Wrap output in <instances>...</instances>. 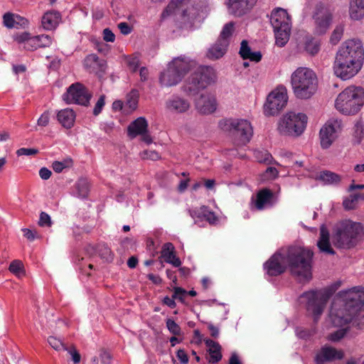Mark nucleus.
Here are the masks:
<instances>
[{
  "label": "nucleus",
  "mask_w": 364,
  "mask_h": 364,
  "mask_svg": "<svg viewBox=\"0 0 364 364\" xmlns=\"http://www.w3.org/2000/svg\"><path fill=\"white\" fill-rule=\"evenodd\" d=\"M195 62L186 56H180L173 59L167 68L160 75L159 82L161 86L171 87L178 85L189 70L194 67Z\"/></svg>",
  "instance_id": "7"
},
{
  "label": "nucleus",
  "mask_w": 364,
  "mask_h": 364,
  "mask_svg": "<svg viewBox=\"0 0 364 364\" xmlns=\"http://www.w3.org/2000/svg\"><path fill=\"white\" fill-rule=\"evenodd\" d=\"M187 294V291L181 287H175L173 289V299L183 301L185 296Z\"/></svg>",
  "instance_id": "55"
},
{
  "label": "nucleus",
  "mask_w": 364,
  "mask_h": 364,
  "mask_svg": "<svg viewBox=\"0 0 364 364\" xmlns=\"http://www.w3.org/2000/svg\"><path fill=\"white\" fill-rule=\"evenodd\" d=\"M9 271L18 277L25 274L23 264L21 261L16 259L11 262L9 267Z\"/></svg>",
  "instance_id": "42"
},
{
  "label": "nucleus",
  "mask_w": 364,
  "mask_h": 364,
  "mask_svg": "<svg viewBox=\"0 0 364 364\" xmlns=\"http://www.w3.org/2000/svg\"><path fill=\"white\" fill-rule=\"evenodd\" d=\"M287 90L284 86H279L267 96L264 105V113L267 116H273L282 109L287 103Z\"/></svg>",
  "instance_id": "13"
},
{
  "label": "nucleus",
  "mask_w": 364,
  "mask_h": 364,
  "mask_svg": "<svg viewBox=\"0 0 364 364\" xmlns=\"http://www.w3.org/2000/svg\"><path fill=\"white\" fill-rule=\"evenodd\" d=\"M85 67L91 73L104 72L106 68L105 62L100 60L95 54L88 55L84 60Z\"/></svg>",
  "instance_id": "26"
},
{
  "label": "nucleus",
  "mask_w": 364,
  "mask_h": 364,
  "mask_svg": "<svg viewBox=\"0 0 364 364\" xmlns=\"http://www.w3.org/2000/svg\"><path fill=\"white\" fill-rule=\"evenodd\" d=\"M61 19L60 14L56 11H48L41 18V26L43 29L51 31L55 29Z\"/></svg>",
  "instance_id": "25"
},
{
  "label": "nucleus",
  "mask_w": 364,
  "mask_h": 364,
  "mask_svg": "<svg viewBox=\"0 0 364 364\" xmlns=\"http://www.w3.org/2000/svg\"><path fill=\"white\" fill-rule=\"evenodd\" d=\"M314 18L316 23V29L318 32L323 33L331 24L332 14L326 7H325L322 4H320L316 6Z\"/></svg>",
  "instance_id": "19"
},
{
  "label": "nucleus",
  "mask_w": 364,
  "mask_h": 364,
  "mask_svg": "<svg viewBox=\"0 0 364 364\" xmlns=\"http://www.w3.org/2000/svg\"><path fill=\"white\" fill-rule=\"evenodd\" d=\"M48 343L55 350H68V348L65 346L64 343L55 336H49L48 338Z\"/></svg>",
  "instance_id": "43"
},
{
  "label": "nucleus",
  "mask_w": 364,
  "mask_h": 364,
  "mask_svg": "<svg viewBox=\"0 0 364 364\" xmlns=\"http://www.w3.org/2000/svg\"><path fill=\"white\" fill-rule=\"evenodd\" d=\"M197 0H172L161 14L162 18L181 11L183 17L188 21H193L198 15V10L194 7Z\"/></svg>",
  "instance_id": "15"
},
{
  "label": "nucleus",
  "mask_w": 364,
  "mask_h": 364,
  "mask_svg": "<svg viewBox=\"0 0 364 364\" xmlns=\"http://www.w3.org/2000/svg\"><path fill=\"white\" fill-rule=\"evenodd\" d=\"M105 96L101 95L99 97V99H98L97 102H96L95 106L94 107V109H93L94 115L97 116L102 112V109L103 107L105 106Z\"/></svg>",
  "instance_id": "53"
},
{
  "label": "nucleus",
  "mask_w": 364,
  "mask_h": 364,
  "mask_svg": "<svg viewBox=\"0 0 364 364\" xmlns=\"http://www.w3.org/2000/svg\"><path fill=\"white\" fill-rule=\"evenodd\" d=\"M343 35V28L337 26L331 33L330 41L332 44L336 45L342 38Z\"/></svg>",
  "instance_id": "47"
},
{
  "label": "nucleus",
  "mask_w": 364,
  "mask_h": 364,
  "mask_svg": "<svg viewBox=\"0 0 364 364\" xmlns=\"http://www.w3.org/2000/svg\"><path fill=\"white\" fill-rule=\"evenodd\" d=\"M191 215L193 218H203L206 221L210 224H214L217 221V217L213 212L208 210L207 207L202 206L198 210H193L191 212Z\"/></svg>",
  "instance_id": "34"
},
{
  "label": "nucleus",
  "mask_w": 364,
  "mask_h": 364,
  "mask_svg": "<svg viewBox=\"0 0 364 364\" xmlns=\"http://www.w3.org/2000/svg\"><path fill=\"white\" fill-rule=\"evenodd\" d=\"M313 252L302 247L281 249L264 264L270 276H277L288 267L291 273L299 279H309L311 276Z\"/></svg>",
  "instance_id": "1"
},
{
  "label": "nucleus",
  "mask_w": 364,
  "mask_h": 364,
  "mask_svg": "<svg viewBox=\"0 0 364 364\" xmlns=\"http://www.w3.org/2000/svg\"><path fill=\"white\" fill-rule=\"evenodd\" d=\"M176 355L182 364H187L188 363V357L184 350L179 349L176 353Z\"/></svg>",
  "instance_id": "59"
},
{
  "label": "nucleus",
  "mask_w": 364,
  "mask_h": 364,
  "mask_svg": "<svg viewBox=\"0 0 364 364\" xmlns=\"http://www.w3.org/2000/svg\"><path fill=\"white\" fill-rule=\"evenodd\" d=\"M99 254L102 258L110 262L113 259V254L107 245H102L99 249Z\"/></svg>",
  "instance_id": "49"
},
{
  "label": "nucleus",
  "mask_w": 364,
  "mask_h": 364,
  "mask_svg": "<svg viewBox=\"0 0 364 364\" xmlns=\"http://www.w3.org/2000/svg\"><path fill=\"white\" fill-rule=\"evenodd\" d=\"M364 105V88L349 86L340 92L336 100V109L343 114H357Z\"/></svg>",
  "instance_id": "6"
},
{
  "label": "nucleus",
  "mask_w": 364,
  "mask_h": 364,
  "mask_svg": "<svg viewBox=\"0 0 364 364\" xmlns=\"http://www.w3.org/2000/svg\"><path fill=\"white\" fill-rule=\"evenodd\" d=\"M75 117V113L70 108L61 109L57 113L58 122L65 129H71L74 126Z\"/></svg>",
  "instance_id": "27"
},
{
  "label": "nucleus",
  "mask_w": 364,
  "mask_h": 364,
  "mask_svg": "<svg viewBox=\"0 0 364 364\" xmlns=\"http://www.w3.org/2000/svg\"><path fill=\"white\" fill-rule=\"evenodd\" d=\"M148 123L144 117H139L132 122L127 128L129 136L135 138L147 131Z\"/></svg>",
  "instance_id": "28"
},
{
  "label": "nucleus",
  "mask_w": 364,
  "mask_h": 364,
  "mask_svg": "<svg viewBox=\"0 0 364 364\" xmlns=\"http://www.w3.org/2000/svg\"><path fill=\"white\" fill-rule=\"evenodd\" d=\"M16 14H11V13H6L3 16V23L4 26H6L8 28H16Z\"/></svg>",
  "instance_id": "46"
},
{
  "label": "nucleus",
  "mask_w": 364,
  "mask_h": 364,
  "mask_svg": "<svg viewBox=\"0 0 364 364\" xmlns=\"http://www.w3.org/2000/svg\"><path fill=\"white\" fill-rule=\"evenodd\" d=\"M348 14L353 21H358L364 17V0H350Z\"/></svg>",
  "instance_id": "30"
},
{
  "label": "nucleus",
  "mask_w": 364,
  "mask_h": 364,
  "mask_svg": "<svg viewBox=\"0 0 364 364\" xmlns=\"http://www.w3.org/2000/svg\"><path fill=\"white\" fill-rule=\"evenodd\" d=\"M53 38L47 34H42L32 36L28 43V50H34L40 48H46L50 46Z\"/></svg>",
  "instance_id": "29"
},
{
  "label": "nucleus",
  "mask_w": 364,
  "mask_h": 364,
  "mask_svg": "<svg viewBox=\"0 0 364 364\" xmlns=\"http://www.w3.org/2000/svg\"><path fill=\"white\" fill-rule=\"evenodd\" d=\"M364 233V228L360 223L344 219L338 221L332 230L333 245L338 249L349 250L358 242Z\"/></svg>",
  "instance_id": "4"
},
{
  "label": "nucleus",
  "mask_w": 364,
  "mask_h": 364,
  "mask_svg": "<svg viewBox=\"0 0 364 364\" xmlns=\"http://www.w3.org/2000/svg\"><path fill=\"white\" fill-rule=\"evenodd\" d=\"M273 193L267 188L260 190L255 198H252L250 206L251 208H255L257 210H262L272 205Z\"/></svg>",
  "instance_id": "21"
},
{
  "label": "nucleus",
  "mask_w": 364,
  "mask_h": 364,
  "mask_svg": "<svg viewBox=\"0 0 364 364\" xmlns=\"http://www.w3.org/2000/svg\"><path fill=\"white\" fill-rule=\"evenodd\" d=\"M120 32L124 35H128L131 33L132 28L126 22H121L118 24Z\"/></svg>",
  "instance_id": "61"
},
{
  "label": "nucleus",
  "mask_w": 364,
  "mask_h": 364,
  "mask_svg": "<svg viewBox=\"0 0 364 364\" xmlns=\"http://www.w3.org/2000/svg\"><path fill=\"white\" fill-rule=\"evenodd\" d=\"M240 54L243 59H250L255 62H259L262 58L260 52H252L247 41L245 40L241 42Z\"/></svg>",
  "instance_id": "33"
},
{
  "label": "nucleus",
  "mask_w": 364,
  "mask_h": 364,
  "mask_svg": "<svg viewBox=\"0 0 364 364\" xmlns=\"http://www.w3.org/2000/svg\"><path fill=\"white\" fill-rule=\"evenodd\" d=\"M255 156L259 162H267L270 159V154L267 151H255Z\"/></svg>",
  "instance_id": "54"
},
{
  "label": "nucleus",
  "mask_w": 364,
  "mask_h": 364,
  "mask_svg": "<svg viewBox=\"0 0 364 364\" xmlns=\"http://www.w3.org/2000/svg\"><path fill=\"white\" fill-rule=\"evenodd\" d=\"M291 84L296 98L307 100L316 93L318 79L313 70L307 67H299L292 73Z\"/></svg>",
  "instance_id": "5"
},
{
  "label": "nucleus",
  "mask_w": 364,
  "mask_h": 364,
  "mask_svg": "<svg viewBox=\"0 0 364 364\" xmlns=\"http://www.w3.org/2000/svg\"><path fill=\"white\" fill-rule=\"evenodd\" d=\"M73 166V160L70 158L65 159L61 161H55L52 164V168L56 173H61L65 168H70Z\"/></svg>",
  "instance_id": "41"
},
{
  "label": "nucleus",
  "mask_w": 364,
  "mask_h": 364,
  "mask_svg": "<svg viewBox=\"0 0 364 364\" xmlns=\"http://www.w3.org/2000/svg\"><path fill=\"white\" fill-rule=\"evenodd\" d=\"M103 38L107 42H114L115 36L111 30L105 28L103 31Z\"/></svg>",
  "instance_id": "60"
},
{
  "label": "nucleus",
  "mask_w": 364,
  "mask_h": 364,
  "mask_svg": "<svg viewBox=\"0 0 364 364\" xmlns=\"http://www.w3.org/2000/svg\"><path fill=\"white\" fill-rule=\"evenodd\" d=\"M319 178L326 183H338L341 178L339 175L328 171H323L320 173Z\"/></svg>",
  "instance_id": "39"
},
{
  "label": "nucleus",
  "mask_w": 364,
  "mask_h": 364,
  "mask_svg": "<svg viewBox=\"0 0 364 364\" xmlns=\"http://www.w3.org/2000/svg\"><path fill=\"white\" fill-rule=\"evenodd\" d=\"M195 107L200 114L208 115L216 111L218 102L213 95L203 93L195 100Z\"/></svg>",
  "instance_id": "17"
},
{
  "label": "nucleus",
  "mask_w": 364,
  "mask_h": 364,
  "mask_svg": "<svg viewBox=\"0 0 364 364\" xmlns=\"http://www.w3.org/2000/svg\"><path fill=\"white\" fill-rule=\"evenodd\" d=\"M257 0H229L228 11L235 16H242L256 4Z\"/></svg>",
  "instance_id": "20"
},
{
  "label": "nucleus",
  "mask_w": 364,
  "mask_h": 364,
  "mask_svg": "<svg viewBox=\"0 0 364 364\" xmlns=\"http://www.w3.org/2000/svg\"><path fill=\"white\" fill-rule=\"evenodd\" d=\"M38 225L41 227H50L52 222L50 215L45 212H41L40 214Z\"/></svg>",
  "instance_id": "51"
},
{
  "label": "nucleus",
  "mask_w": 364,
  "mask_h": 364,
  "mask_svg": "<svg viewBox=\"0 0 364 364\" xmlns=\"http://www.w3.org/2000/svg\"><path fill=\"white\" fill-rule=\"evenodd\" d=\"M359 198V194H353L346 198L343 202L344 208L346 210L355 209Z\"/></svg>",
  "instance_id": "44"
},
{
  "label": "nucleus",
  "mask_w": 364,
  "mask_h": 364,
  "mask_svg": "<svg viewBox=\"0 0 364 364\" xmlns=\"http://www.w3.org/2000/svg\"><path fill=\"white\" fill-rule=\"evenodd\" d=\"M16 28H18V26L22 28H26L29 25V21L26 18L21 16L18 14H16Z\"/></svg>",
  "instance_id": "58"
},
{
  "label": "nucleus",
  "mask_w": 364,
  "mask_h": 364,
  "mask_svg": "<svg viewBox=\"0 0 364 364\" xmlns=\"http://www.w3.org/2000/svg\"><path fill=\"white\" fill-rule=\"evenodd\" d=\"M205 343L208 347L209 363H216L219 362L222 358L221 346L219 343L210 339L205 340Z\"/></svg>",
  "instance_id": "31"
},
{
  "label": "nucleus",
  "mask_w": 364,
  "mask_h": 364,
  "mask_svg": "<svg viewBox=\"0 0 364 364\" xmlns=\"http://www.w3.org/2000/svg\"><path fill=\"white\" fill-rule=\"evenodd\" d=\"M270 23L274 28L276 44L284 46L289 41L291 28V18L287 10L274 9L271 14Z\"/></svg>",
  "instance_id": "11"
},
{
  "label": "nucleus",
  "mask_w": 364,
  "mask_h": 364,
  "mask_svg": "<svg viewBox=\"0 0 364 364\" xmlns=\"http://www.w3.org/2000/svg\"><path fill=\"white\" fill-rule=\"evenodd\" d=\"M91 98V94L86 87L80 84H73L69 87L67 92L63 95V100L68 104H78L87 106Z\"/></svg>",
  "instance_id": "16"
},
{
  "label": "nucleus",
  "mask_w": 364,
  "mask_h": 364,
  "mask_svg": "<svg viewBox=\"0 0 364 364\" xmlns=\"http://www.w3.org/2000/svg\"><path fill=\"white\" fill-rule=\"evenodd\" d=\"M343 128V122L338 118L329 119L322 126L319 132L321 146L323 149L329 148L338 138Z\"/></svg>",
  "instance_id": "14"
},
{
  "label": "nucleus",
  "mask_w": 364,
  "mask_h": 364,
  "mask_svg": "<svg viewBox=\"0 0 364 364\" xmlns=\"http://www.w3.org/2000/svg\"><path fill=\"white\" fill-rule=\"evenodd\" d=\"M235 32V23L232 21L228 22L224 25L220 36V42H223L228 45L230 43L231 37L233 36Z\"/></svg>",
  "instance_id": "35"
},
{
  "label": "nucleus",
  "mask_w": 364,
  "mask_h": 364,
  "mask_svg": "<svg viewBox=\"0 0 364 364\" xmlns=\"http://www.w3.org/2000/svg\"><path fill=\"white\" fill-rule=\"evenodd\" d=\"M38 153V150L34 148H21L16 151V154L21 156H32Z\"/></svg>",
  "instance_id": "52"
},
{
  "label": "nucleus",
  "mask_w": 364,
  "mask_h": 364,
  "mask_svg": "<svg viewBox=\"0 0 364 364\" xmlns=\"http://www.w3.org/2000/svg\"><path fill=\"white\" fill-rule=\"evenodd\" d=\"M364 60L362 41L357 38L348 39L339 48L333 65L335 75L343 80L355 75L360 70Z\"/></svg>",
  "instance_id": "3"
},
{
  "label": "nucleus",
  "mask_w": 364,
  "mask_h": 364,
  "mask_svg": "<svg viewBox=\"0 0 364 364\" xmlns=\"http://www.w3.org/2000/svg\"><path fill=\"white\" fill-rule=\"evenodd\" d=\"M100 356L101 362L102 364H110L111 355L108 352H107L104 350H102L100 352Z\"/></svg>",
  "instance_id": "62"
},
{
  "label": "nucleus",
  "mask_w": 364,
  "mask_h": 364,
  "mask_svg": "<svg viewBox=\"0 0 364 364\" xmlns=\"http://www.w3.org/2000/svg\"><path fill=\"white\" fill-rule=\"evenodd\" d=\"M161 256L166 263L176 267H178L181 264L180 259L176 255L175 247L171 242H166L163 245Z\"/></svg>",
  "instance_id": "24"
},
{
  "label": "nucleus",
  "mask_w": 364,
  "mask_h": 364,
  "mask_svg": "<svg viewBox=\"0 0 364 364\" xmlns=\"http://www.w3.org/2000/svg\"><path fill=\"white\" fill-rule=\"evenodd\" d=\"M229 45L220 42L218 38L217 41L208 49L207 57L211 60L218 59L224 55L226 53Z\"/></svg>",
  "instance_id": "32"
},
{
  "label": "nucleus",
  "mask_w": 364,
  "mask_h": 364,
  "mask_svg": "<svg viewBox=\"0 0 364 364\" xmlns=\"http://www.w3.org/2000/svg\"><path fill=\"white\" fill-rule=\"evenodd\" d=\"M220 128L230 132L235 137V144L244 146L250 142L253 135L251 123L244 119H224L219 122Z\"/></svg>",
  "instance_id": "8"
},
{
  "label": "nucleus",
  "mask_w": 364,
  "mask_h": 364,
  "mask_svg": "<svg viewBox=\"0 0 364 364\" xmlns=\"http://www.w3.org/2000/svg\"><path fill=\"white\" fill-rule=\"evenodd\" d=\"M50 121V113L48 111L44 112L37 121V124L41 127H46Z\"/></svg>",
  "instance_id": "57"
},
{
  "label": "nucleus",
  "mask_w": 364,
  "mask_h": 364,
  "mask_svg": "<svg viewBox=\"0 0 364 364\" xmlns=\"http://www.w3.org/2000/svg\"><path fill=\"white\" fill-rule=\"evenodd\" d=\"M353 141L359 144L364 138V124L361 120H357L353 127Z\"/></svg>",
  "instance_id": "38"
},
{
  "label": "nucleus",
  "mask_w": 364,
  "mask_h": 364,
  "mask_svg": "<svg viewBox=\"0 0 364 364\" xmlns=\"http://www.w3.org/2000/svg\"><path fill=\"white\" fill-rule=\"evenodd\" d=\"M317 246L319 250L323 253L333 255L336 254L330 242L329 231L325 225H322L320 227V234Z\"/></svg>",
  "instance_id": "23"
},
{
  "label": "nucleus",
  "mask_w": 364,
  "mask_h": 364,
  "mask_svg": "<svg viewBox=\"0 0 364 364\" xmlns=\"http://www.w3.org/2000/svg\"><path fill=\"white\" fill-rule=\"evenodd\" d=\"M337 288L338 286L335 285L318 291H307L301 296V302L306 304L307 311L314 316L315 321L321 315L327 301Z\"/></svg>",
  "instance_id": "9"
},
{
  "label": "nucleus",
  "mask_w": 364,
  "mask_h": 364,
  "mask_svg": "<svg viewBox=\"0 0 364 364\" xmlns=\"http://www.w3.org/2000/svg\"><path fill=\"white\" fill-rule=\"evenodd\" d=\"M320 49V44L318 41L311 37H306L304 43V50L310 55L316 54Z\"/></svg>",
  "instance_id": "36"
},
{
  "label": "nucleus",
  "mask_w": 364,
  "mask_h": 364,
  "mask_svg": "<svg viewBox=\"0 0 364 364\" xmlns=\"http://www.w3.org/2000/svg\"><path fill=\"white\" fill-rule=\"evenodd\" d=\"M77 194L80 198H86L90 192V182L87 178H80L75 185Z\"/></svg>",
  "instance_id": "37"
},
{
  "label": "nucleus",
  "mask_w": 364,
  "mask_h": 364,
  "mask_svg": "<svg viewBox=\"0 0 364 364\" xmlns=\"http://www.w3.org/2000/svg\"><path fill=\"white\" fill-rule=\"evenodd\" d=\"M51 174V171L46 167H43L39 170V176L43 180H48Z\"/></svg>",
  "instance_id": "64"
},
{
  "label": "nucleus",
  "mask_w": 364,
  "mask_h": 364,
  "mask_svg": "<svg viewBox=\"0 0 364 364\" xmlns=\"http://www.w3.org/2000/svg\"><path fill=\"white\" fill-rule=\"evenodd\" d=\"M344 357V352L333 347L324 346L316 354V364H326L336 360H341Z\"/></svg>",
  "instance_id": "18"
},
{
  "label": "nucleus",
  "mask_w": 364,
  "mask_h": 364,
  "mask_svg": "<svg viewBox=\"0 0 364 364\" xmlns=\"http://www.w3.org/2000/svg\"><path fill=\"white\" fill-rule=\"evenodd\" d=\"M166 324L168 330L173 336H180L181 334V327L173 319H166Z\"/></svg>",
  "instance_id": "45"
},
{
  "label": "nucleus",
  "mask_w": 364,
  "mask_h": 364,
  "mask_svg": "<svg viewBox=\"0 0 364 364\" xmlns=\"http://www.w3.org/2000/svg\"><path fill=\"white\" fill-rule=\"evenodd\" d=\"M139 93L136 90H132L127 95L126 106H127L130 112L135 110L138 105Z\"/></svg>",
  "instance_id": "40"
},
{
  "label": "nucleus",
  "mask_w": 364,
  "mask_h": 364,
  "mask_svg": "<svg viewBox=\"0 0 364 364\" xmlns=\"http://www.w3.org/2000/svg\"><path fill=\"white\" fill-rule=\"evenodd\" d=\"M214 70L211 67L200 66L191 75L183 85V90L189 95H194L205 88L215 80Z\"/></svg>",
  "instance_id": "12"
},
{
  "label": "nucleus",
  "mask_w": 364,
  "mask_h": 364,
  "mask_svg": "<svg viewBox=\"0 0 364 364\" xmlns=\"http://www.w3.org/2000/svg\"><path fill=\"white\" fill-rule=\"evenodd\" d=\"M166 109L174 113H184L190 108L189 102L178 95H173L166 102Z\"/></svg>",
  "instance_id": "22"
},
{
  "label": "nucleus",
  "mask_w": 364,
  "mask_h": 364,
  "mask_svg": "<svg viewBox=\"0 0 364 364\" xmlns=\"http://www.w3.org/2000/svg\"><path fill=\"white\" fill-rule=\"evenodd\" d=\"M140 156L142 159H150L152 161H156L160 159L159 153L153 150H144L141 152Z\"/></svg>",
  "instance_id": "50"
},
{
  "label": "nucleus",
  "mask_w": 364,
  "mask_h": 364,
  "mask_svg": "<svg viewBox=\"0 0 364 364\" xmlns=\"http://www.w3.org/2000/svg\"><path fill=\"white\" fill-rule=\"evenodd\" d=\"M265 174L268 179H272L277 176L278 171L274 167H268L265 171Z\"/></svg>",
  "instance_id": "63"
},
{
  "label": "nucleus",
  "mask_w": 364,
  "mask_h": 364,
  "mask_svg": "<svg viewBox=\"0 0 364 364\" xmlns=\"http://www.w3.org/2000/svg\"><path fill=\"white\" fill-rule=\"evenodd\" d=\"M364 304V288L355 287L341 291L336 296L330 311V318L335 326H343L350 322L355 313L360 312Z\"/></svg>",
  "instance_id": "2"
},
{
  "label": "nucleus",
  "mask_w": 364,
  "mask_h": 364,
  "mask_svg": "<svg viewBox=\"0 0 364 364\" xmlns=\"http://www.w3.org/2000/svg\"><path fill=\"white\" fill-rule=\"evenodd\" d=\"M346 334V330L344 328L339 329L336 332L331 333L328 338L331 341H338L340 339L343 338Z\"/></svg>",
  "instance_id": "56"
},
{
  "label": "nucleus",
  "mask_w": 364,
  "mask_h": 364,
  "mask_svg": "<svg viewBox=\"0 0 364 364\" xmlns=\"http://www.w3.org/2000/svg\"><path fill=\"white\" fill-rule=\"evenodd\" d=\"M31 34L28 32H23L21 34L17 35L15 37V41L21 44H23V48L28 50V41L31 39Z\"/></svg>",
  "instance_id": "48"
},
{
  "label": "nucleus",
  "mask_w": 364,
  "mask_h": 364,
  "mask_svg": "<svg viewBox=\"0 0 364 364\" xmlns=\"http://www.w3.org/2000/svg\"><path fill=\"white\" fill-rule=\"evenodd\" d=\"M307 122L304 113L288 112L279 119L277 130L282 135L297 137L306 129Z\"/></svg>",
  "instance_id": "10"
}]
</instances>
